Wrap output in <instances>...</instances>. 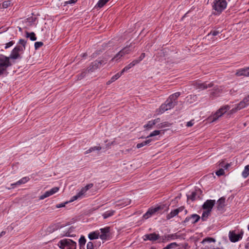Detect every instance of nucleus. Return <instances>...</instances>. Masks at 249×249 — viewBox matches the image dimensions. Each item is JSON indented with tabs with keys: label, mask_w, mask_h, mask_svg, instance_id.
Instances as JSON below:
<instances>
[{
	"label": "nucleus",
	"mask_w": 249,
	"mask_h": 249,
	"mask_svg": "<svg viewBox=\"0 0 249 249\" xmlns=\"http://www.w3.org/2000/svg\"><path fill=\"white\" fill-rule=\"evenodd\" d=\"M137 64V62L133 60L130 64L125 66L121 71V73H124L125 71H127L129 69L134 67L135 65Z\"/></svg>",
	"instance_id": "nucleus-24"
},
{
	"label": "nucleus",
	"mask_w": 249,
	"mask_h": 249,
	"mask_svg": "<svg viewBox=\"0 0 249 249\" xmlns=\"http://www.w3.org/2000/svg\"><path fill=\"white\" fill-rule=\"evenodd\" d=\"M100 232L99 231H95L90 232L89 234L88 237L90 240L97 239L99 236Z\"/></svg>",
	"instance_id": "nucleus-25"
},
{
	"label": "nucleus",
	"mask_w": 249,
	"mask_h": 249,
	"mask_svg": "<svg viewBox=\"0 0 249 249\" xmlns=\"http://www.w3.org/2000/svg\"><path fill=\"white\" fill-rule=\"evenodd\" d=\"M160 119L159 118L150 121L146 124H145L144 125V127L147 128V129H150L155 124H156L157 123H159L160 122Z\"/></svg>",
	"instance_id": "nucleus-21"
},
{
	"label": "nucleus",
	"mask_w": 249,
	"mask_h": 249,
	"mask_svg": "<svg viewBox=\"0 0 249 249\" xmlns=\"http://www.w3.org/2000/svg\"><path fill=\"white\" fill-rule=\"evenodd\" d=\"M227 6V2L226 0H214L213 3V8L215 13L219 14Z\"/></svg>",
	"instance_id": "nucleus-4"
},
{
	"label": "nucleus",
	"mask_w": 249,
	"mask_h": 249,
	"mask_svg": "<svg viewBox=\"0 0 249 249\" xmlns=\"http://www.w3.org/2000/svg\"><path fill=\"white\" fill-rule=\"evenodd\" d=\"M242 176L246 178L249 175V165H246L242 173Z\"/></svg>",
	"instance_id": "nucleus-31"
},
{
	"label": "nucleus",
	"mask_w": 249,
	"mask_h": 249,
	"mask_svg": "<svg viewBox=\"0 0 249 249\" xmlns=\"http://www.w3.org/2000/svg\"><path fill=\"white\" fill-rule=\"evenodd\" d=\"M87 249H93V244L91 242H89L87 245Z\"/></svg>",
	"instance_id": "nucleus-47"
},
{
	"label": "nucleus",
	"mask_w": 249,
	"mask_h": 249,
	"mask_svg": "<svg viewBox=\"0 0 249 249\" xmlns=\"http://www.w3.org/2000/svg\"><path fill=\"white\" fill-rule=\"evenodd\" d=\"M74 230V228L71 227L68 230L65 229V231H63V232L61 233V236H73V234L72 233Z\"/></svg>",
	"instance_id": "nucleus-19"
},
{
	"label": "nucleus",
	"mask_w": 249,
	"mask_h": 249,
	"mask_svg": "<svg viewBox=\"0 0 249 249\" xmlns=\"http://www.w3.org/2000/svg\"><path fill=\"white\" fill-rule=\"evenodd\" d=\"M131 51L129 47H125L119 52V55L123 54L124 56L126 54H128Z\"/></svg>",
	"instance_id": "nucleus-29"
},
{
	"label": "nucleus",
	"mask_w": 249,
	"mask_h": 249,
	"mask_svg": "<svg viewBox=\"0 0 249 249\" xmlns=\"http://www.w3.org/2000/svg\"><path fill=\"white\" fill-rule=\"evenodd\" d=\"M145 57V53H142L141 56L137 59L134 60L135 61L137 62V64L140 63Z\"/></svg>",
	"instance_id": "nucleus-44"
},
{
	"label": "nucleus",
	"mask_w": 249,
	"mask_h": 249,
	"mask_svg": "<svg viewBox=\"0 0 249 249\" xmlns=\"http://www.w3.org/2000/svg\"><path fill=\"white\" fill-rule=\"evenodd\" d=\"M92 152V150L90 149V148H89V149H88L86 152V154H88V153H89L90 152Z\"/></svg>",
	"instance_id": "nucleus-58"
},
{
	"label": "nucleus",
	"mask_w": 249,
	"mask_h": 249,
	"mask_svg": "<svg viewBox=\"0 0 249 249\" xmlns=\"http://www.w3.org/2000/svg\"><path fill=\"white\" fill-rule=\"evenodd\" d=\"M26 37L30 38V39L32 41H35L36 40V35L34 32H32L31 33H29L28 32L26 33Z\"/></svg>",
	"instance_id": "nucleus-32"
},
{
	"label": "nucleus",
	"mask_w": 249,
	"mask_h": 249,
	"mask_svg": "<svg viewBox=\"0 0 249 249\" xmlns=\"http://www.w3.org/2000/svg\"><path fill=\"white\" fill-rule=\"evenodd\" d=\"M124 55L123 54L121 55H119V53L111 60V61H118L122 57H123Z\"/></svg>",
	"instance_id": "nucleus-40"
},
{
	"label": "nucleus",
	"mask_w": 249,
	"mask_h": 249,
	"mask_svg": "<svg viewBox=\"0 0 249 249\" xmlns=\"http://www.w3.org/2000/svg\"><path fill=\"white\" fill-rule=\"evenodd\" d=\"M206 242H215V240L212 238H207L203 240L202 243H205Z\"/></svg>",
	"instance_id": "nucleus-48"
},
{
	"label": "nucleus",
	"mask_w": 249,
	"mask_h": 249,
	"mask_svg": "<svg viewBox=\"0 0 249 249\" xmlns=\"http://www.w3.org/2000/svg\"><path fill=\"white\" fill-rule=\"evenodd\" d=\"M123 74V73H121V72L120 73H116L111 78V81L114 82L117 80Z\"/></svg>",
	"instance_id": "nucleus-36"
},
{
	"label": "nucleus",
	"mask_w": 249,
	"mask_h": 249,
	"mask_svg": "<svg viewBox=\"0 0 249 249\" xmlns=\"http://www.w3.org/2000/svg\"><path fill=\"white\" fill-rule=\"evenodd\" d=\"M43 44L42 42H36L35 43V48L36 49H37L39 47H41Z\"/></svg>",
	"instance_id": "nucleus-45"
},
{
	"label": "nucleus",
	"mask_w": 249,
	"mask_h": 249,
	"mask_svg": "<svg viewBox=\"0 0 249 249\" xmlns=\"http://www.w3.org/2000/svg\"><path fill=\"white\" fill-rule=\"evenodd\" d=\"M10 57H6L2 54H0V75L11 65L9 59Z\"/></svg>",
	"instance_id": "nucleus-7"
},
{
	"label": "nucleus",
	"mask_w": 249,
	"mask_h": 249,
	"mask_svg": "<svg viewBox=\"0 0 249 249\" xmlns=\"http://www.w3.org/2000/svg\"><path fill=\"white\" fill-rule=\"evenodd\" d=\"M26 42L22 39H19L18 45L12 51L10 57L13 59H17L19 56L20 53H23L25 49Z\"/></svg>",
	"instance_id": "nucleus-2"
},
{
	"label": "nucleus",
	"mask_w": 249,
	"mask_h": 249,
	"mask_svg": "<svg viewBox=\"0 0 249 249\" xmlns=\"http://www.w3.org/2000/svg\"><path fill=\"white\" fill-rule=\"evenodd\" d=\"M77 0H70L66 2L67 4H72L75 3Z\"/></svg>",
	"instance_id": "nucleus-54"
},
{
	"label": "nucleus",
	"mask_w": 249,
	"mask_h": 249,
	"mask_svg": "<svg viewBox=\"0 0 249 249\" xmlns=\"http://www.w3.org/2000/svg\"><path fill=\"white\" fill-rule=\"evenodd\" d=\"M90 149L92 150V152L95 150H100L101 149V147L100 146H94L93 147H91Z\"/></svg>",
	"instance_id": "nucleus-52"
},
{
	"label": "nucleus",
	"mask_w": 249,
	"mask_h": 249,
	"mask_svg": "<svg viewBox=\"0 0 249 249\" xmlns=\"http://www.w3.org/2000/svg\"><path fill=\"white\" fill-rule=\"evenodd\" d=\"M151 139H148L143 142H142L138 143L137 145V148H140L147 144H148L151 142Z\"/></svg>",
	"instance_id": "nucleus-30"
},
{
	"label": "nucleus",
	"mask_w": 249,
	"mask_h": 249,
	"mask_svg": "<svg viewBox=\"0 0 249 249\" xmlns=\"http://www.w3.org/2000/svg\"><path fill=\"white\" fill-rule=\"evenodd\" d=\"M243 232L242 231L239 233H236L235 231H230L229 237L230 240L232 242H236L242 238Z\"/></svg>",
	"instance_id": "nucleus-9"
},
{
	"label": "nucleus",
	"mask_w": 249,
	"mask_h": 249,
	"mask_svg": "<svg viewBox=\"0 0 249 249\" xmlns=\"http://www.w3.org/2000/svg\"><path fill=\"white\" fill-rule=\"evenodd\" d=\"M86 239L84 236L81 237L79 240V243L81 246L84 245L86 243Z\"/></svg>",
	"instance_id": "nucleus-42"
},
{
	"label": "nucleus",
	"mask_w": 249,
	"mask_h": 249,
	"mask_svg": "<svg viewBox=\"0 0 249 249\" xmlns=\"http://www.w3.org/2000/svg\"><path fill=\"white\" fill-rule=\"evenodd\" d=\"M200 219V216L196 214H194L191 215L190 217H186L185 222L190 221L191 223L194 224L196 223Z\"/></svg>",
	"instance_id": "nucleus-18"
},
{
	"label": "nucleus",
	"mask_w": 249,
	"mask_h": 249,
	"mask_svg": "<svg viewBox=\"0 0 249 249\" xmlns=\"http://www.w3.org/2000/svg\"><path fill=\"white\" fill-rule=\"evenodd\" d=\"M215 203V200H207L203 205L204 210L212 211V209Z\"/></svg>",
	"instance_id": "nucleus-12"
},
{
	"label": "nucleus",
	"mask_w": 249,
	"mask_h": 249,
	"mask_svg": "<svg viewBox=\"0 0 249 249\" xmlns=\"http://www.w3.org/2000/svg\"><path fill=\"white\" fill-rule=\"evenodd\" d=\"M221 164H222V165H221V166H224L225 169H227L230 166L229 164H226L225 165V163L224 162L221 163Z\"/></svg>",
	"instance_id": "nucleus-55"
},
{
	"label": "nucleus",
	"mask_w": 249,
	"mask_h": 249,
	"mask_svg": "<svg viewBox=\"0 0 249 249\" xmlns=\"http://www.w3.org/2000/svg\"><path fill=\"white\" fill-rule=\"evenodd\" d=\"M96 69H97L96 68H94V66H93V64L92 63L89 65V66L87 68V69L85 71H84L81 73V77L80 78V79L86 76L88 73H91V72L94 71Z\"/></svg>",
	"instance_id": "nucleus-16"
},
{
	"label": "nucleus",
	"mask_w": 249,
	"mask_h": 249,
	"mask_svg": "<svg viewBox=\"0 0 249 249\" xmlns=\"http://www.w3.org/2000/svg\"><path fill=\"white\" fill-rule=\"evenodd\" d=\"M93 184L90 183L87 184L84 187L81 188V189L77 193V194L74 196H73L70 200V201L72 202L74 200H76L78 199H81L84 197L86 194V192L88 190H89L90 188L92 187Z\"/></svg>",
	"instance_id": "nucleus-6"
},
{
	"label": "nucleus",
	"mask_w": 249,
	"mask_h": 249,
	"mask_svg": "<svg viewBox=\"0 0 249 249\" xmlns=\"http://www.w3.org/2000/svg\"><path fill=\"white\" fill-rule=\"evenodd\" d=\"M5 234V231H2L0 234V237Z\"/></svg>",
	"instance_id": "nucleus-59"
},
{
	"label": "nucleus",
	"mask_w": 249,
	"mask_h": 249,
	"mask_svg": "<svg viewBox=\"0 0 249 249\" xmlns=\"http://www.w3.org/2000/svg\"><path fill=\"white\" fill-rule=\"evenodd\" d=\"M198 197L197 192H192L190 195H187V198L188 200H191L194 201Z\"/></svg>",
	"instance_id": "nucleus-26"
},
{
	"label": "nucleus",
	"mask_w": 249,
	"mask_h": 249,
	"mask_svg": "<svg viewBox=\"0 0 249 249\" xmlns=\"http://www.w3.org/2000/svg\"><path fill=\"white\" fill-rule=\"evenodd\" d=\"M194 120H191V121H190L189 122H188L187 123L186 125L188 127H191V126H193L194 125Z\"/></svg>",
	"instance_id": "nucleus-51"
},
{
	"label": "nucleus",
	"mask_w": 249,
	"mask_h": 249,
	"mask_svg": "<svg viewBox=\"0 0 249 249\" xmlns=\"http://www.w3.org/2000/svg\"><path fill=\"white\" fill-rule=\"evenodd\" d=\"M112 82H113V81H111V79H110L109 81H108L107 82V85H109L111 83H112Z\"/></svg>",
	"instance_id": "nucleus-57"
},
{
	"label": "nucleus",
	"mask_w": 249,
	"mask_h": 249,
	"mask_svg": "<svg viewBox=\"0 0 249 249\" xmlns=\"http://www.w3.org/2000/svg\"><path fill=\"white\" fill-rule=\"evenodd\" d=\"M219 32L218 31H211L208 35H207V37H210V36H217V35H218L219 34Z\"/></svg>",
	"instance_id": "nucleus-43"
},
{
	"label": "nucleus",
	"mask_w": 249,
	"mask_h": 249,
	"mask_svg": "<svg viewBox=\"0 0 249 249\" xmlns=\"http://www.w3.org/2000/svg\"><path fill=\"white\" fill-rule=\"evenodd\" d=\"M59 188L58 187H55L53 188L50 190H49L48 192H49L50 195L51 196H52V195H53L54 194L56 193V192H57L59 190Z\"/></svg>",
	"instance_id": "nucleus-35"
},
{
	"label": "nucleus",
	"mask_w": 249,
	"mask_h": 249,
	"mask_svg": "<svg viewBox=\"0 0 249 249\" xmlns=\"http://www.w3.org/2000/svg\"><path fill=\"white\" fill-rule=\"evenodd\" d=\"M131 202L130 199L128 198H125L122 200L118 201L116 202L115 207H124L129 205Z\"/></svg>",
	"instance_id": "nucleus-14"
},
{
	"label": "nucleus",
	"mask_w": 249,
	"mask_h": 249,
	"mask_svg": "<svg viewBox=\"0 0 249 249\" xmlns=\"http://www.w3.org/2000/svg\"><path fill=\"white\" fill-rule=\"evenodd\" d=\"M86 55V53H84V54H83V57H84Z\"/></svg>",
	"instance_id": "nucleus-61"
},
{
	"label": "nucleus",
	"mask_w": 249,
	"mask_h": 249,
	"mask_svg": "<svg viewBox=\"0 0 249 249\" xmlns=\"http://www.w3.org/2000/svg\"><path fill=\"white\" fill-rule=\"evenodd\" d=\"M29 180V178L28 177H24L22 178L21 179L15 183H13L11 184V186H12V188H14L16 186L20 185L22 184H24L28 182Z\"/></svg>",
	"instance_id": "nucleus-22"
},
{
	"label": "nucleus",
	"mask_w": 249,
	"mask_h": 249,
	"mask_svg": "<svg viewBox=\"0 0 249 249\" xmlns=\"http://www.w3.org/2000/svg\"><path fill=\"white\" fill-rule=\"evenodd\" d=\"M248 229L249 230V225L248 226Z\"/></svg>",
	"instance_id": "nucleus-62"
},
{
	"label": "nucleus",
	"mask_w": 249,
	"mask_h": 249,
	"mask_svg": "<svg viewBox=\"0 0 249 249\" xmlns=\"http://www.w3.org/2000/svg\"><path fill=\"white\" fill-rule=\"evenodd\" d=\"M211 211L208 210H205L202 214V219L203 220H205L206 218L208 217Z\"/></svg>",
	"instance_id": "nucleus-33"
},
{
	"label": "nucleus",
	"mask_w": 249,
	"mask_h": 249,
	"mask_svg": "<svg viewBox=\"0 0 249 249\" xmlns=\"http://www.w3.org/2000/svg\"><path fill=\"white\" fill-rule=\"evenodd\" d=\"M50 196H51V195H50V193L48 191H46L44 194H43V195H42L41 196H39V199L42 200V199H44V198H45L47 197H49Z\"/></svg>",
	"instance_id": "nucleus-38"
},
{
	"label": "nucleus",
	"mask_w": 249,
	"mask_h": 249,
	"mask_svg": "<svg viewBox=\"0 0 249 249\" xmlns=\"http://www.w3.org/2000/svg\"><path fill=\"white\" fill-rule=\"evenodd\" d=\"M184 210L183 207H180L178 209L172 211L169 214H167L166 218L167 219H170L174 216H176L179 212H182Z\"/></svg>",
	"instance_id": "nucleus-13"
},
{
	"label": "nucleus",
	"mask_w": 249,
	"mask_h": 249,
	"mask_svg": "<svg viewBox=\"0 0 249 249\" xmlns=\"http://www.w3.org/2000/svg\"><path fill=\"white\" fill-rule=\"evenodd\" d=\"M115 211L113 210H109L103 214V216L104 219H106L114 214Z\"/></svg>",
	"instance_id": "nucleus-28"
},
{
	"label": "nucleus",
	"mask_w": 249,
	"mask_h": 249,
	"mask_svg": "<svg viewBox=\"0 0 249 249\" xmlns=\"http://www.w3.org/2000/svg\"><path fill=\"white\" fill-rule=\"evenodd\" d=\"M14 44V42L11 41L5 44V48L7 49L12 46Z\"/></svg>",
	"instance_id": "nucleus-49"
},
{
	"label": "nucleus",
	"mask_w": 249,
	"mask_h": 249,
	"mask_svg": "<svg viewBox=\"0 0 249 249\" xmlns=\"http://www.w3.org/2000/svg\"><path fill=\"white\" fill-rule=\"evenodd\" d=\"M179 92H176L171 95L166 102L162 104L158 110V114H162L165 111L173 108L177 105V99L180 96Z\"/></svg>",
	"instance_id": "nucleus-1"
},
{
	"label": "nucleus",
	"mask_w": 249,
	"mask_h": 249,
	"mask_svg": "<svg viewBox=\"0 0 249 249\" xmlns=\"http://www.w3.org/2000/svg\"><path fill=\"white\" fill-rule=\"evenodd\" d=\"M109 0H99L98 2L97 3V5L100 8L102 7Z\"/></svg>",
	"instance_id": "nucleus-34"
},
{
	"label": "nucleus",
	"mask_w": 249,
	"mask_h": 249,
	"mask_svg": "<svg viewBox=\"0 0 249 249\" xmlns=\"http://www.w3.org/2000/svg\"><path fill=\"white\" fill-rule=\"evenodd\" d=\"M160 130H155L153 131L152 133L150 134V135L147 137V138H148L149 137H152L153 136H157L160 134Z\"/></svg>",
	"instance_id": "nucleus-37"
},
{
	"label": "nucleus",
	"mask_w": 249,
	"mask_h": 249,
	"mask_svg": "<svg viewBox=\"0 0 249 249\" xmlns=\"http://www.w3.org/2000/svg\"><path fill=\"white\" fill-rule=\"evenodd\" d=\"M225 199L224 197H221L217 201L218 209H222L225 205Z\"/></svg>",
	"instance_id": "nucleus-27"
},
{
	"label": "nucleus",
	"mask_w": 249,
	"mask_h": 249,
	"mask_svg": "<svg viewBox=\"0 0 249 249\" xmlns=\"http://www.w3.org/2000/svg\"><path fill=\"white\" fill-rule=\"evenodd\" d=\"M160 209L159 207H156L155 208H151L148 210V211L143 215V218L144 219H147L153 215L156 212Z\"/></svg>",
	"instance_id": "nucleus-15"
},
{
	"label": "nucleus",
	"mask_w": 249,
	"mask_h": 249,
	"mask_svg": "<svg viewBox=\"0 0 249 249\" xmlns=\"http://www.w3.org/2000/svg\"><path fill=\"white\" fill-rule=\"evenodd\" d=\"M101 234H99L100 238L102 240H105L107 239V234L109 232V228H106L104 229H101Z\"/></svg>",
	"instance_id": "nucleus-20"
},
{
	"label": "nucleus",
	"mask_w": 249,
	"mask_h": 249,
	"mask_svg": "<svg viewBox=\"0 0 249 249\" xmlns=\"http://www.w3.org/2000/svg\"><path fill=\"white\" fill-rule=\"evenodd\" d=\"M56 230V227L54 225H52L49 227L47 229V232L51 233L53 232Z\"/></svg>",
	"instance_id": "nucleus-41"
},
{
	"label": "nucleus",
	"mask_w": 249,
	"mask_h": 249,
	"mask_svg": "<svg viewBox=\"0 0 249 249\" xmlns=\"http://www.w3.org/2000/svg\"><path fill=\"white\" fill-rule=\"evenodd\" d=\"M224 174V170L220 169L216 172V175L218 176H222Z\"/></svg>",
	"instance_id": "nucleus-46"
},
{
	"label": "nucleus",
	"mask_w": 249,
	"mask_h": 249,
	"mask_svg": "<svg viewBox=\"0 0 249 249\" xmlns=\"http://www.w3.org/2000/svg\"><path fill=\"white\" fill-rule=\"evenodd\" d=\"M235 74L238 76H249V68L239 70L236 71Z\"/></svg>",
	"instance_id": "nucleus-17"
},
{
	"label": "nucleus",
	"mask_w": 249,
	"mask_h": 249,
	"mask_svg": "<svg viewBox=\"0 0 249 249\" xmlns=\"http://www.w3.org/2000/svg\"><path fill=\"white\" fill-rule=\"evenodd\" d=\"M11 4V2L10 0L4 1L2 4V6L4 8H6L9 7Z\"/></svg>",
	"instance_id": "nucleus-39"
},
{
	"label": "nucleus",
	"mask_w": 249,
	"mask_h": 249,
	"mask_svg": "<svg viewBox=\"0 0 249 249\" xmlns=\"http://www.w3.org/2000/svg\"><path fill=\"white\" fill-rule=\"evenodd\" d=\"M58 246L61 249H76V243L70 239H63L58 242Z\"/></svg>",
	"instance_id": "nucleus-3"
},
{
	"label": "nucleus",
	"mask_w": 249,
	"mask_h": 249,
	"mask_svg": "<svg viewBox=\"0 0 249 249\" xmlns=\"http://www.w3.org/2000/svg\"><path fill=\"white\" fill-rule=\"evenodd\" d=\"M194 86L195 87L196 89H198L199 90H204L207 89V88L212 87L213 86V83L212 82L200 83L197 82L195 83Z\"/></svg>",
	"instance_id": "nucleus-10"
},
{
	"label": "nucleus",
	"mask_w": 249,
	"mask_h": 249,
	"mask_svg": "<svg viewBox=\"0 0 249 249\" xmlns=\"http://www.w3.org/2000/svg\"><path fill=\"white\" fill-rule=\"evenodd\" d=\"M65 206V204L61 203V204L57 205L56 207L58 208L63 207Z\"/></svg>",
	"instance_id": "nucleus-56"
},
{
	"label": "nucleus",
	"mask_w": 249,
	"mask_h": 249,
	"mask_svg": "<svg viewBox=\"0 0 249 249\" xmlns=\"http://www.w3.org/2000/svg\"><path fill=\"white\" fill-rule=\"evenodd\" d=\"M95 68L98 69L103 66L105 63L106 61L104 60H97L92 62Z\"/></svg>",
	"instance_id": "nucleus-23"
},
{
	"label": "nucleus",
	"mask_w": 249,
	"mask_h": 249,
	"mask_svg": "<svg viewBox=\"0 0 249 249\" xmlns=\"http://www.w3.org/2000/svg\"><path fill=\"white\" fill-rule=\"evenodd\" d=\"M177 244L175 242L172 243L167 246V247H169V249H171L172 248H173L174 247H177Z\"/></svg>",
	"instance_id": "nucleus-50"
},
{
	"label": "nucleus",
	"mask_w": 249,
	"mask_h": 249,
	"mask_svg": "<svg viewBox=\"0 0 249 249\" xmlns=\"http://www.w3.org/2000/svg\"><path fill=\"white\" fill-rule=\"evenodd\" d=\"M169 249V247H167L166 246L165 247H164L163 249Z\"/></svg>",
	"instance_id": "nucleus-60"
},
{
	"label": "nucleus",
	"mask_w": 249,
	"mask_h": 249,
	"mask_svg": "<svg viewBox=\"0 0 249 249\" xmlns=\"http://www.w3.org/2000/svg\"><path fill=\"white\" fill-rule=\"evenodd\" d=\"M90 149L92 150V152L95 150H100L101 149V147L100 146H94L93 147H91Z\"/></svg>",
	"instance_id": "nucleus-53"
},
{
	"label": "nucleus",
	"mask_w": 249,
	"mask_h": 249,
	"mask_svg": "<svg viewBox=\"0 0 249 249\" xmlns=\"http://www.w3.org/2000/svg\"><path fill=\"white\" fill-rule=\"evenodd\" d=\"M248 106H249V95L247 97L245 98L242 101L236 105L235 107L232 108L230 111V113H234L237 111L240 110Z\"/></svg>",
	"instance_id": "nucleus-8"
},
{
	"label": "nucleus",
	"mask_w": 249,
	"mask_h": 249,
	"mask_svg": "<svg viewBox=\"0 0 249 249\" xmlns=\"http://www.w3.org/2000/svg\"><path fill=\"white\" fill-rule=\"evenodd\" d=\"M160 236L158 234L156 233H152L150 234H147L143 236V239L144 241L149 240L152 242L155 241L159 239Z\"/></svg>",
	"instance_id": "nucleus-11"
},
{
	"label": "nucleus",
	"mask_w": 249,
	"mask_h": 249,
	"mask_svg": "<svg viewBox=\"0 0 249 249\" xmlns=\"http://www.w3.org/2000/svg\"><path fill=\"white\" fill-rule=\"evenodd\" d=\"M231 108L229 105H225L219 108L213 115L211 116L209 118L210 122H213L217 120L219 117H221L228 110Z\"/></svg>",
	"instance_id": "nucleus-5"
}]
</instances>
